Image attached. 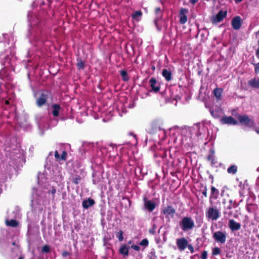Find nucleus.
Here are the masks:
<instances>
[{"label":"nucleus","mask_w":259,"mask_h":259,"mask_svg":"<svg viewBox=\"0 0 259 259\" xmlns=\"http://www.w3.org/2000/svg\"><path fill=\"white\" fill-rule=\"evenodd\" d=\"M51 95V92L47 90H41L36 92L34 94L36 106L40 108L46 105Z\"/></svg>","instance_id":"1"},{"label":"nucleus","mask_w":259,"mask_h":259,"mask_svg":"<svg viewBox=\"0 0 259 259\" xmlns=\"http://www.w3.org/2000/svg\"><path fill=\"white\" fill-rule=\"evenodd\" d=\"M180 226L184 231H187L194 227V223L191 218L185 217L180 222Z\"/></svg>","instance_id":"2"},{"label":"nucleus","mask_w":259,"mask_h":259,"mask_svg":"<svg viewBox=\"0 0 259 259\" xmlns=\"http://www.w3.org/2000/svg\"><path fill=\"white\" fill-rule=\"evenodd\" d=\"M237 118L242 124H244L249 127H254V121L250 119L246 115H239L238 116Z\"/></svg>","instance_id":"3"},{"label":"nucleus","mask_w":259,"mask_h":259,"mask_svg":"<svg viewBox=\"0 0 259 259\" xmlns=\"http://www.w3.org/2000/svg\"><path fill=\"white\" fill-rule=\"evenodd\" d=\"M144 206L145 208L148 209L149 211H152L155 208L157 204V202L155 200H149L146 197L143 199Z\"/></svg>","instance_id":"4"},{"label":"nucleus","mask_w":259,"mask_h":259,"mask_svg":"<svg viewBox=\"0 0 259 259\" xmlns=\"http://www.w3.org/2000/svg\"><path fill=\"white\" fill-rule=\"evenodd\" d=\"M161 121L160 119H155L151 123V127L149 129L150 133H153L157 131L161 130Z\"/></svg>","instance_id":"5"},{"label":"nucleus","mask_w":259,"mask_h":259,"mask_svg":"<svg viewBox=\"0 0 259 259\" xmlns=\"http://www.w3.org/2000/svg\"><path fill=\"white\" fill-rule=\"evenodd\" d=\"M213 237L218 242L224 243L226 240V234L221 231H217L213 235Z\"/></svg>","instance_id":"6"},{"label":"nucleus","mask_w":259,"mask_h":259,"mask_svg":"<svg viewBox=\"0 0 259 259\" xmlns=\"http://www.w3.org/2000/svg\"><path fill=\"white\" fill-rule=\"evenodd\" d=\"M206 216L212 220H216L219 217V212L212 207H209L206 212Z\"/></svg>","instance_id":"7"},{"label":"nucleus","mask_w":259,"mask_h":259,"mask_svg":"<svg viewBox=\"0 0 259 259\" xmlns=\"http://www.w3.org/2000/svg\"><path fill=\"white\" fill-rule=\"evenodd\" d=\"M227 14V11H220L215 16H214L212 18V22L213 23H217L221 22L226 16Z\"/></svg>","instance_id":"8"},{"label":"nucleus","mask_w":259,"mask_h":259,"mask_svg":"<svg viewBox=\"0 0 259 259\" xmlns=\"http://www.w3.org/2000/svg\"><path fill=\"white\" fill-rule=\"evenodd\" d=\"M188 241L185 238H181L177 240V245L180 251L184 250L188 246Z\"/></svg>","instance_id":"9"},{"label":"nucleus","mask_w":259,"mask_h":259,"mask_svg":"<svg viewBox=\"0 0 259 259\" xmlns=\"http://www.w3.org/2000/svg\"><path fill=\"white\" fill-rule=\"evenodd\" d=\"M150 86L151 88V90L150 91H153L155 93L157 92L160 90V86L159 85H156L157 84V80L154 77H152L150 80Z\"/></svg>","instance_id":"10"},{"label":"nucleus","mask_w":259,"mask_h":259,"mask_svg":"<svg viewBox=\"0 0 259 259\" xmlns=\"http://www.w3.org/2000/svg\"><path fill=\"white\" fill-rule=\"evenodd\" d=\"M172 71L173 69L170 68L163 69V77L165 78L166 81H169L171 80Z\"/></svg>","instance_id":"11"},{"label":"nucleus","mask_w":259,"mask_h":259,"mask_svg":"<svg viewBox=\"0 0 259 259\" xmlns=\"http://www.w3.org/2000/svg\"><path fill=\"white\" fill-rule=\"evenodd\" d=\"M241 25V18L239 16H236L232 19V25L235 30L239 29Z\"/></svg>","instance_id":"12"},{"label":"nucleus","mask_w":259,"mask_h":259,"mask_svg":"<svg viewBox=\"0 0 259 259\" xmlns=\"http://www.w3.org/2000/svg\"><path fill=\"white\" fill-rule=\"evenodd\" d=\"M221 122L223 124H233L235 125L237 124V121L234 119L232 116L224 117L221 119Z\"/></svg>","instance_id":"13"},{"label":"nucleus","mask_w":259,"mask_h":259,"mask_svg":"<svg viewBox=\"0 0 259 259\" xmlns=\"http://www.w3.org/2000/svg\"><path fill=\"white\" fill-rule=\"evenodd\" d=\"M61 106L59 104H54L52 106V113L54 117H57L59 115Z\"/></svg>","instance_id":"14"},{"label":"nucleus","mask_w":259,"mask_h":259,"mask_svg":"<svg viewBox=\"0 0 259 259\" xmlns=\"http://www.w3.org/2000/svg\"><path fill=\"white\" fill-rule=\"evenodd\" d=\"M95 204V201L94 199L89 198L85 199L82 201V205L84 209H88L90 207L93 206Z\"/></svg>","instance_id":"15"},{"label":"nucleus","mask_w":259,"mask_h":259,"mask_svg":"<svg viewBox=\"0 0 259 259\" xmlns=\"http://www.w3.org/2000/svg\"><path fill=\"white\" fill-rule=\"evenodd\" d=\"M229 227L232 231L238 230L240 229L241 225L236 222L233 220H230L229 222Z\"/></svg>","instance_id":"16"},{"label":"nucleus","mask_w":259,"mask_h":259,"mask_svg":"<svg viewBox=\"0 0 259 259\" xmlns=\"http://www.w3.org/2000/svg\"><path fill=\"white\" fill-rule=\"evenodd\" d=\"M130 247L125 244H122L119 249V252L123 256H127L129 254Z\"/></svg>","instance_id":"17"},{"label":"nucleus","mask_w":259,"mask_h":259,"mask_svg":"<svg viewBox=\"0 0 259 259\" xmlns=\"http://www.w3.org/2000/svg\"><path fill=\"white\" fill-rule=\"evenodd\" d=\"M5 224L7 226L12 227H17L19 225V222L14 219H11L10 220H6L5 221Z\"/></svg>","instance_id":"18"},{"label":"nucleus","mask_w":259,"mask_h":259,"mask_svg":"<svg viewBox=\"0 0 259 259\" xmlns=\"http://www.w3.org/2000/svg\"><path fill=\"white\" fill-rule=\"evenodd\" d=\"M248 83L252 88L259 89V79H252L248 81Z\"/></svg>","instance_id":"19"},{"label":"nucleus","mask_w":259,"mask_h":259,"mask_svg":"<svg viewBox=\"0 0 259 259\" xmlns=\"http://www.w3.org/2000/svg\"><path fill=\"white\" fill-rule=\"evenodd\" d=\"M142 15V13L141 11H137L132 15V17L136 21H139Z\"/></svg>","instance_id":"20"},{"label":"nucleus","mask_w":259,"mask_h":259,"mask_svg":"<svg viewBox=\"0 0 259 259\" xmlns=\"http://www.w3.org/2000/svg\"><path fill=\"white\" fill-rule=\"evenodd\" d=\"M120 74L121 76L122 79L124 81H127L130 79V77L127 74V72L125 70H121L120 71Z\"/></svg>","instance_id":"21"},{"label":"nucleus","mask_w":259,"mask_h":259,"mask_svg":"<svg viewBox=\"0 0 259 259\" xmlns=\"http://www.w3.org/2000/svg\"><path fill=\"white\" fill-rule=\"evenodd\" d=\"M222 92L223 90L221 88H216L213 91L214 95L218 100L221 99Z\"/></svg>","instance_id":"22"},{"label":"nucleus","mask_w":259,"mask_h":259,"mask_svg":"<svg viewBox=\"0 0 259 259\" xmlns=\"http://www.w3.org/2000/svg\"><path fill=\"white\" fill-rule=\"evenodd\" d=\"M175 212V210L174 208H171L170 207H169L167 209H165L163 210V213L165 215H170L171 217L173 216Z\"/></svg>","instance_id":"23"},{"label":"nucleus","mask_w":259,"mask_h":259,"mask_svg":"<svg viewBox=\"0 0 259 259\" xmlns=\"http://www.w3.org/2000/svg\"><path fill=\"white\" fill-rule=\"evenodd\" d=\"M77 63L76 64L77 67L78 69H84V62L82 61V60L78 58L77 59Z\"/></svg>","instance_id":"24"},{"label":"nucleus","mask_w":259,"mask_h":259,"mask_svg":"<svg viewBox=\"0 0 259 259\" xmlns=\"http://www.w3.org/2000/svg\"><path fill=\"white\" fill-rule=\"evenodd\" d=\"M237 167L235 165H232L227 169V172L229 174H235L237 172Z\"/></svg>","instance_id":"25"},{"label":"nucleus","mask_w":259,"mask_h":259,"mask_svg":"<svg viewBox=\"0 0 259 259\" xmlns=\"http://www.w3.org/2000/svg\"><path fill=\"white\" fill-rule=\"evenodd\" d=\"M123 234V232L122 230H119L116 233V237L118 238L119 241H122L124 239Z\"/></svg>","instance_id":"26"},{"label":"nucleus","mask_w":259,"mask_h":259,"mask_svg":"<svg viewBox=\"0 0 259 259\" xmlns=\"http://www.w3.org/2000/svg\"><path fill=\"white\" fill-rule=\"evenodd\" d=\"M161 16H160L159 17H156L154 19V22L155 25L156 26L157 29L160 31V27L159 25V22L161 21Z\"/></svg>","instance_id":"27"},{"label":"nucleus","mask_w":259,"mask_h":259,"mask_svg":"<svg viewBox=\"0 0 259 259\" xmlns=\"http://www.w3.org/2000/svg\"><path fill=\"white\" fill-rule=\"evenodd\" d=\"M41 251L44 253H49L50 252V247L48 245H45L42 246Z\"/></svg>","instance_id":"28"},{"label":"nucleus","mask_w":259,"mask_h":259,"mask_svg":"<svg viewBox=\"0 0 259 259\" xmlns=\"http://www.w3.org/2000/svg\"><path fill=\"white\" fill-rule=\"evenodd\" d=\"M81 180V178L79 176H76L75 178H73L72 180V181L73 183L77 185L79 184Z\"/></svg>","instance_id":"29"},{"label":"nucleus","mask_w":259,"mask_h":259,"mask_svg":"<svg viewBox=\"0 0 259 259\" xmlns=\"http://www.w3.org/2000/svg\"><path fill=\"white\" fill-rule=\"evenodd\" d=\"M67 153L65 151H63L60 156V161H66L67 158Z\"/></svg>","instance_id":"30"},{"label":"nucleus","mask_w":259,"mask_h":259,"mask_svg":"<svg viewBox=\"0 0 259 259\" xmlns=\"http://www.w3.org/2000/svg\"><path fill=\"white\" fill-rule=\"evenodd\" d=\"M140 245L144 246H147L149 244V241L147 239H143L139 243Z\"/></svg>","instance_id":"31"},{"label":"nucleus","mask_w":259,"mask_h":259,"mask_svg":"<svg viewBox=\"0 0 259 259\" xmlns=\"http://www.w3.org/2000/svg\"><path fill=\"white\" fill-rule=\"evenodd\" d=\"M187 20V17L186 15H182L180 16V22L181 24H184L186 22Z\"/></svg>","instance_id":"32"},{"label":"nucleus","mask_w":259,"mask_h":259,"mask_svg":"<svg viewBox=\"0 0 259 259\" xmlns=\"http://www.w3.org/2000/svg\"><path fill=\"white\" fill-rule=\"evenodd\" d=\"M221 253V249L218 247H214L212 250L213 255H217Z\"/></svg>","instance_id":"33"},{"label":"nucleus","mask_w":259,"mask_h":259,"mask_svg":"<svg viewBox=\"0 0 259 259\" xmlns=\"http://www.w3.org/2000/svg\"><path fill=\"white\" fill-rule=\"evenodd\" d=\"M188 10L186 9H181L180 12V16L186 15L188 13Z\"/></svg>","instance_id":"34"},{"label":"nucleus","mask_w":259,"mask_h":259,"mask_svg":"<svg viewBox=\"0 0 259 259\" xmlns=\"http://www.w3.org/2000/svg\"><path fill=\"white\" fill-rule=\"evenodd\" d=\"M161 12V8L160 7H157L155 9L154 14L155 15L157 16L159 14H160Z\"/></svg>","instance_id":"35"},{"label":"nucleus","mask_w":259,"mask_h":259,"mask_svg":"<svg viewBox=\"0 0 259 259\" xmlns=\"http://www.w3.org/2000/svg\"><path fill=\"white\" fill-rule=\"evenodd\" d=\"M54 156H55V158L56 159V160H58L59 161H60V156L57 150H56L55 151Z\"/></svg>","instance_id":"36"},{"label":"nucleus","mask_w":259,"mask_h":259,"mask_svg":"<svg viewBox=\"0 0 259 259\" xmlns=\"http://www.w3.org/2000/svg\"><path fill=\"white\" fill-rule=\"evenodd\" d=\"M131 247L136 251H139L140 250V247L137 245L133 244Z\"/></svg>","instance_id":"37"},{"label":"nucleus","mask_w":259,"mask_h":259,"mask_svg":"<svg viewBox=\"0 0 259 259\" xmlns=\"http://www.w3.org/2000/svg\"><path fill=\"white\" fill-rule=\"evenodd\" d=\"M254 65L255 66V72L259 73V62L257 64H254Z\"/></svg>","instance_id":"38"},{"label":"nucleus","mask_w":259,"mask_h":259,"mask_svg":"<svg viewBox=\"0 0 259 259\" xmlns=\"http://www.w3.org/2000/svg\"><path fill=\"white\" fill-rule=\"evenodd\" d=\"M207 251H204L201 254V258L202 259H206L207 258Z\"/></svg>","instance_id":"39"},{"label":"nucleus","mask_w":259,"mask_h":259,"mask_svg":"<svg viewBox=\"0 0 259 259\" xmlns=\"http://www.w3.org/2000/svg\"><path fill=\"white\" fill-rule=\"evenodd\" d=\"M69 255V253L66 250L63 251L62 253V256L64 257H66L67 256H68Z\"/></svg>","instance_id":"40"},{"label":"nucleus","mask_w":259,"mask_h":259,"mask_svg":"<svg viewBox=\"0 0 259 259\" xmlns=\"http://www.w3.org/2000/svg\"><path fill=\"white\" fill-rule=\"evenodd\" d=\"M50 192L53 195V197L54 198V195L56 192L55 188L54 187H52L51 190L50 191Z\"/></svg>","instance_id":"41"},{"label":"nucleus","mask_w":259,"mask_h":259,"mask_svg":"<svg viewBox=\"0 0 259 259\" xmlns=\"http://www.w3.org/2000/svg\"><path fill=\"white\" fill-rule=\"evenodd\" d=\"M187 246H188L189 249L190 250V251L192 253H193L194 252V248H193V247L192 246V245L191 244H189V245L188 244Z\"/></svg>","instance_id":"42"},{"label":"nucleus","mask_w":259,"mask_h":259,"mask_svg":"<svg viewBox=\"0 0 259 259\" xmlns=\"http://www.w3.org/2000/svg\"><path fill=\"white\" fill-rule=\"evenodd\" d=\"M211 191L212 193H214L215 192H217V193H218V191L214 187H211Z\"/></svg>","instance_id":"43"},{"label":"nucleus","mask_w":259,"mask_h":259,"mask_svg":"<svg viewBox=\"0 0 259 259\" xmlns=\"http://www.w3.org/2000/svg\"><path fill=\"white\" fill-rule=\"evenodd\" d=\"M255 54L256 57L259 59V48L256 51Z\"/></svg>","instance_id":"44"},{"label":"nucleus","mask_w":259,"mask_h":259,"mask_svg":"<svg viewBox=\"0 0 259 259\" xmlns=\"http://www.w3.org/2000/svg\"><path fill=\"white\" fill-rule=\"evenodd\" d=\"M198 0H190V2L193 4H195L197 2Z\"/></svg>","instance_id":"45"},{"label":"nucleus","mask_w":259,"mask_h":259,"mask_svg":"<svg viewBox=\"0 0 259 259\" xmlns=\"http://www.w3.org/2000/svg\"><path fill=\"white\" fill-rule=\"evenodd\" d=\"M208 160H211L212 159H213V157L212 155H209L207 158Z\"/></svg>","instance_id":"46"},{"label":"nucleus","mask_w":259,"mask_h":259,"mask_svg":"<svg viewBox=\"0 0 259 259\" xmlns=\"http://www.w3.org/2000/svg\"><path fill=\"white\" fill-rule=\"evenodd\" d=\"M202 194L205 196L206 197L207 196V192H206V190H204L203 192H202Z\"/></svg>","instance_id":"47"},{"label":"nucleus","mask_w":259,"mask_h":259,"mask_svg":"<svg viewBox=\"0 0 259 259\" xmlns=\"http://www.w3.org/2000/svg\"><path fill=\"white\" fill-rule=\"evenodd\" d=\"M254 130L255 131V132H256L257 133L259 134V128H254Z\"/></svg>","instance_id":"48"},{"label":"nucleus","mask_w":259,"mask_h":259,"mask_svg":"<svg viewBox=\"0 0 259 259\" xmlns=\"http://www.w3.org/2000/svg\"><path fill=\"white\" fill-rule=\"evenodd\" d=\"M18 259H24V257L23 256H20Z\"/></svg>","instance_id":"49"},{"label":"nucleus","mask_w":259,"mask_h":259,"mask_svg":"<svg viewBox=\"0 0 259 259\" xmlns=\"http://www.w3.org/2000/svg\"><path fill=\"white\" fill-rule=\"evenodd\" d=\"M232 208V206H231V205H230L228 207H227V209H230Z\"/></svg>","instance_id":"50"},{"label":"nucleus","mask_w":259,"mask_h":259,"mask_svg":"<svg viewBox=\"0 0 259 259\" xmlns=\"http://www.w3.org/2000/svg\"><path fill=\"white\" fill-rule=\"evenodd\" d=\"M5 103H6V104H9V101H8V100H6L5 101Z\"/></svg>","instance_id":"51"},{"label":"nucleus","mask_w":259,"mask_h":259,"mask_svg":"<svg viewBox=\"0 0 259 259\" xmlns=\"http://www.w3.org/2000/svg\"><path fill=\"white\" fill-rule=\"evenodd\" d=\"M211 164H213L214 163L213 158V159H212L211 160Z\"/></svg>","instance_id":"52"},{"label":"nucleus","mask_w":259,"mask_h":259,"mask_svg":"<svg viewBox=\"0 0 259 259\" xmlns=\"http://www.w3.org/2000/svg\"><path fill=\"white\" fill-rule=\"evenodd\" d=\"M229 203H230V205H232V203H233V200H230V201H229Z\"/></svg>","instance_id":"53"},{"label":"nucleus","mask_w":259,"mask_h":259,"mask_svg":"<svg viewBox=\"0 0 259 259\" xmlns=\"http://www.w3.org/2000/svg\"><path fill=\"white\" fill-rule=\"evenodd\" d=\"M236 2L239 3L241 2L242 0H235Z\"/></svg>","instance_id":"54"},{"label":"nucleus","mask_w":259,"mask_h":259,"mask_svg":"<svg viewBox=\"0 0 259 259\" xmlns=\"http://www.w3.org/2000/svg\"><path fill=\"white\" fill-rule=\"evenodd\" d=\"M211 113L212 115H213V111H211Z\"/></svg>","instance_id":"55"},{"label":"nucleus","mask_w":259,"mask_h":259,"mask_svg":"<svg viewBox=\"0 0 259 259\" xmlns=\"http://www.w3.org/2000/svg\"><path fill=\"white\" fill-rule=\"evenodd\" d=\"M131 242H132V241H130L128 242V244H131Z\"/></svg>","instance_id":"56"},{"label":"nucleus","mask_w":259,"mask_h":259,"mask_svg":"<svg viewBox=\"0 0 259 259\" xmlns=\"http://www.w3.org/2000/svg\"><path fill=\"white\" fill-rule=\"evenodd\" d=\"M256 236H257V237L258 238H259V234H258V235H257Z\"/></svg>","instance_id":"57"},{"label":"nucleus","mask_w":259,"mask_h":259,"mask_svg":"<svg viewBox=\"0 0 259 259\" xmlns=\"http://www.w3.org/2000/svg\"><path fill=\"white\" fill-rule=\"evenodd\" d=\"M214 1H215V0H213Z\"/></svg>","instance_id":"58"}]
</instances>
